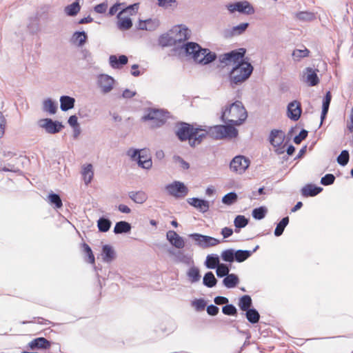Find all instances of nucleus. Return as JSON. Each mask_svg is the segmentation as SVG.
Returning a JSON list of instances; mask_svg holds the SVG:
<instances>
[{"label":"nucleus","instance_id":"c85d7f7f","mask_svg":"<svg viewBox=\"0 0 353 353\" xmlns=\"http://www.w3.org/2000/svg\"><path fill=\"white\" fill-rule=\"evenodd\" d=\"M132 229L130 223L125 221H120L116 223L114 228V233L115 234L129 233Z\"/></svg>","mask_w":353,"mask_h":353},{"label":"nucleus","instance_id":"72a5a7b5","mask_svg":"<svg viewBox=\"0 0 353 353\" xmlns=\"http://www.w3.org/2000/svg\"><path fill=\"white\" fill-rule=\"evenodd\" d=\"M81 174L86 185L90 183L93 179L94 172L92 165L89 163L83 166Z\"/></svg>","mask_w":353,"mask_h":353},{"label":"nucleus","instance_id":"69168bd1","mask_svg":"<svg viewBox=\"0 0 353 353\" xmlns=\"http://www.w3.org/2000/svg\"><path fill=\"white\" fill-rule=\"evenodd\" d=\"M174 161L180 163L181 168L183 170H188L190 168V164L185 161L179 155H174L173 157Z\"/></svg>","mask_w":353,"mask_h":353},{"label":"nucleus","instance_id":"680f3d73","mask_svg":"<svg viewBox=\"0 0 353 353\" xmlns=\"http://www.w3.org/2000/svg\"><path fill=\"white\" fill-rule=\"evenodd\" d=\"M158 5L164 8H168L172 6L175 8L176 6V0H158Z\"/></svg>","mask_w":353,"mask_h":353},{"label":"nucleus","instance_id":"7c9ffc66","mask_svg":"<svg viewBox=\"0 0 353 353\" xmlns=\"http://www.w3.org/2000/svg\"><path fill=\"white\" fill-rule=\"evenodd\" d=\"M222 283L227 288H234L239 284V279L236 274L231 273L223 279Z\"/></svg>","mask_w":353,"mask_h":353},{"label":"nucleus","instance_id":"f03ea898","mask_svg":"<svg viewBox=\"0 0 353 353\" xmlns=\"http://www.w3.org/2000/svg\"><path fill=\"white\" fill-rule=\"evenodd\" d=\"M175 134L180 141H189L190 147L194 148L202 143L205 134L202 132L203 126L192 125L185 122H179Z\"/></svg>","mask_w":353,"mask_h":353},{"label":"nucleus","instance_id":"ddd939ff","mask_svg":"<svg viewBox=\"0 0 353 353\" xmlns=\"http://www.w3.org/2000/svg\"><path fill=\"white\" fill-rule=\"evenodd\" d=\"M230 13L236 11L241 14H252L254 13L253 6L247 1H237L234 3H229L226 6Z\"/></svg>","mask_w":353,"mask_h":353},{"label":"nucleus","instance_id":"4be33fe9","mask_svg":"<svg viewBox=\"0 0 353 353\" xmlns=\"http://www.w3.org/2000/svg\"><path fill=\"white\" fill-rule=\"evenodd\" d=\"M304 74L306 75L305 81L310 86H315L319 84V79L316 74L318 70H314L312 68L307 67L305 68Z\"/></svg>","mask_w":353,"mask_h":353},{"label":"nucleus","instance_id":"de8ad7c7","mask_svg":"<svg viewBox=\"0 0 353 353\" xmlns=\"http://www.w3.org/2000/svg\"><path fill=\"white\" fill-rule=\"evenodd\" d=\"M238 200V195L235 192H231L225 194L222 198V202L225 205H231Z\"/></svg>","mask_w":353,"mask_h":353},{"label":"nucleus","instance_id":"9d476101","mask_svg":"<svg viewBox=\"0 0 353 353\" xmlns=\"http://www.w3.org/2000/svg\"><path fill=\"white\" fill-rule=\"evenodd\" d=\"M165 189L169 195L175 198H183L188 193V188L186 185L183 182L179 181H174L166 185Z\"/></svg>","mask_w":353,"mask_h":353},{"label":"nucleus","instance_id":"603ef678","mask_svg":"<svg viewBox=\"0 0 353 353\" xmlns=\"http://www.w3.org/2000/svg\"><path fill=\"white\" fill-rule=\"evenodd\" d=\"M221 257L223 261L228 263H232L234 261V249H228L223 250L221 252Z\"/></svg>","mask_w":353,"mask_h":353},{"label":"nucleus","instance_id":"0e129e2a","mask_svg":"<svg viewBox=\"0 0 353 353\" xmlns=\"http://www.w3.org/2000/svg\"><path fill=\"white\" fill-rule=\"evenodd\" d=\"M28 29L31 34H37L39 31V24L34 20L28 25Z\"/></svg>","mask_w":353,"mask_h":353},{"label":"nucleus","instance_id":"3c124183","mask_svg":"<svg viewBox=\"0 0 353 353\" xmlns=\"http://www.w3.org/2000/svg\"><path fill=\"white\" fill-rule=\"evenodd\" d=\"M350 160V154L348 150H343L336 158L337 163L341 166H345Z\"/></svg>","mask_w":353,"mask_h":353},{"label":"nucleus","instance_id":"dca6fc26","mask_svg":"<svg viewBox=\"0 0 353 353\" xmlns=\"http://www.w3.org/2000/svg\"><path fill=\"white\" fill-rule=\"evenodd\" d=\"M52 342L44 337H38L28 343L30 349L34 350H48L51 347Z\"/></svg>","mask_w":353,"mask_h":353},{"label":"nucleus","instance_id":"e433bc0d","mask_svg":"<svg viewBox=\"0 0 353 353\" xmlns=\"http://www.w3.org/2000/svg\"><path fill=\"white\" fill-rule=\"evenodd\" d=\"M245 316L247 320L252 324L257 323L260 319L259 312L254 307L245 311Z\"/></svg>","mask_w":353,"mask_h":353},{"label":"nucleus","instance_id":"49530a36","mask_svg":"<svg viewBox=\"0 0 353 353\" xmlns=\"http://www.w3.org/2000/svg\"><path fill=\"white\" fill-rule=\"evenodd\" d=\"M216 273L218 277H225L230 274V268L226 263H221L216 268Z\"/></svg>","mask_w":353,"mask_h":353},{"label":"nucleus","instance_id":"20e7f679","mask_svg":"<svg viewBox=\"0 0 353 353\" xmlns=\"http://www.w3.org/2000/svg\"><path fill=\"white\" fill-rule=\"evenodd\" d=\"M203 133L205 138L207 136L216 139L225 138H235L238 135V130L234 126L230 125H216L214 126H203Z\"/></svg>","mask_w":353,"mask_h":353},{"label":"nucleus","instance_id":"a19ab883","mask_svg":"<svg viewBox=\"0 0 353 353\" xmlns=\"http://www.w3.org/2000/svg\"><path fill=\"white\" fill-rule=\"evenodd\" d=\"M252 254L250 250H234V261L241 263L247 260Z\"/></svg>","mask_w":353,"mask_h":353},{"label":"nucleus","instance_id":"774afa93","mask_svg":"<svg viewBox=\"0 0 353 353\" xmlns=\"http://www.w3.org/2000/svg\"><path fill=\"white\" fill-rule=\"evenodd\" d=\"M206 311L209 315L216 316L219 312V308L216 305L211 304L207 307Z\"/></svg>","mask_w":353,"mask_h":353},{"label":"nucleus","instance_id":"473e14b6","mask_svg":"<svg viewBox=\"0 0 353 353\" xmlns=\"http://www.w3.org/2000/svg\"><path fill=\"white\" fill-rule=\"evenodd\" d=\"M192 266L188 269L187 272V276L190 281L192 283L198 282L201 279V274L199 268L191 265Z\"/></svg>","mask_w":353,"mask_h":353},{"label":"nucleus","instance_id":"4c0bfd02","mask_svg":"<svg viewBox=\"0 0 353 353\" xmlns=\"http://www.w3.org/2000/svg\"><path fill=\"white\" fill-rule=\"evenodd\" d=\"M239 307L242 311H247L249 309L252 308V300L250 295H243L242 296L239 301Z\"/></svg>","mask_w":353,"mask_h":353},{"label":"nucleus","instance_id":"412c9836","mask_svg":"<svg viewBox=\"0 0 353 353\" xmlns=\"http://www.w3.org/2000/svg\"><path fill=\"white\" fill-rule=\"evenodd\" d=\"M323 191V188L314 184L309 183L301 189V194L305 197L314 196Z\"/></svg>","mask_w":353,"mask_h":353},{"label":"nucleus","instance_id":"9b49d317","mask_svg":"<svg viewBox=\"0 0 353 353\" xmlns=\"http://www.w3.org/2000/svg\"><path fill=\"white\" fill-rule=\"evenodd\" d=\"M38 125L44 129L48 134H57L60 132L64 128L61 122L59 121H54L50 118L41 119L37 122Z\"/></svg>","mask_w":353,"mask_h":353},{"label":"nucleus","instance_id":"393cba45","mask_svg":"<svg viewBox=\"0 0 353 353\" xmlns=\"http://www.w3.org/2000/svg\"><path fill=\"white\" fill-rule=\"evenodd\" d=\"M248 23H243L236 26L233 27L231 30H225L224 31V36L225 37H230L234 35H239L243 33L248 28Z\"/></svg>","mask_w":353,"mask_h":353},{"label":"nucleus","instance_id":"4d7b16f0","mask_svg":"<svg viewBox=\"0 0 353 353\" xmlns=\"http://www.w3.org/2000/svg\"><path fill=\"white\" fill-rule=\"evenodd\" d=\"M139 8V3H135L128 6L124 8H122L119 12H121L122 14L128 12L130 15H133L137 12Z\"/></svg>","mask_w":353,"mask_h":353},{"label":"nucleus","instance_id":"bb28decb","mask_svg":"<svg viewBox=\"0 0 353 353\" xmlns=\"http://www.w3.org/2000/svg\"><path fill=\"white\" fill-rule=\"evenodd\" d=\"M172 34L170 30L169 32L161 34L159 38V44L162 47L176 46V39H174Z\"/></svg>","mask_w":353,"mask_h":353},{"label":"nucleus","instance_id":"864d4df0","mask_svg":"<svg viewBox=\"0 0 353 353\" xmlns=\"http://www.w3.org/2000/svg\"><path fill=\"white\" fill-rule=\"evenodd\" d=\"M310 50L305 48L303 50L296 49L292 52V57L295 61H299L302 58L309 56Z\"/></svg>","mask_w":353,"mask_h":353},{"label":"nucleus","instance_id":"7ed1b4c3","mask_svg":"<svg viewBox=\"0 0 353 353\" xmlns=\"http://www.w3.org/2000/svg\"><path fill=\"white\" fill-rule=\"evenodd\" d=\"M248 114L245 108L240 101H236L226 107L221 117L223 123H228L231 125H240L247 119Z\"/></svg>","mask_w":353,"mask_h":353},{"label":"nucleus","instance_id":"f257e3e1","mask_svg":"<svg viewBox=\"0 0 353 353\" xmlns=\"http://www.w3.org/2000/svg\"><path fill=\"white\" fill-rule=\"evenodd\" d=\"M170 32L173 34L174 39H176V46L183 43L180 50L186 56H190L196 63L208 65L216 59L215 52H211L208 48H203L197 43L190 41L184 43L191 35V30L185 26H175L170 30Z\"/></svg>","mask_w":353,"mask_h":353},{"label":"nucleus","instance_id":"6ab92c4d","mask_svg":"<svg viewBox=\"0 0 353 353\" xmlns=\"http://www.w3.org/2000/svg\"><path fill=\"white\" fill-rule=\"evenodd\" d=\"M285 133L281 130H272L270 132L269 141L272 146L284 144Z\"/></svg>","mask_w":353,"mask_h":353},{"label":"nucleus","instance_id":"f3484780","mask_svg":"<svg viewBox=\"0 0 353 353\" xmlns=\"http://www.w3.org/2000/svg\"><path fill=\"white\" fill-rule=\"evenodd\" d=\"M166 237L170 243L178 249H182L185 246L183 239L179 236L175 231L169 230L166 234Z\"/></svg>","mask_w":353,"mask_h":353},{"label":"nucleus","instance_id":"39448f33","mask_svg":"<svg viewBox=\"0 0 353 353\" xmlns=\"http://www.w3.org/2000/svg\"><path fill=\"white\" fill-rule=\"evenodd\" d=\"M243 59L236 64L229 73L231 84L239 85L246 81L252 74L254 68L248 61Z\"/></svg>","mask_w":353,"mask_h":353},{"label":"nucleus","instance_id":"e2e57ef3","mask_svg":"<svg viewBox=\"0 0 353 353\" xmlns=\"http://www.w3.org/2000/svg\"><path fill=\"white\" fill-rule=\"evenodd\" d=\"M192 305L197 311H203L206 306V302L203 299H196L192 302Z\"/></svg>","mask_w":353,"mask_h":353},{"label":"nucleus","instance_id":"79ce46f5","mask_svg":"<svg viewBox=\"0 0 353 353\" xmlns=\"http://www.w3.org/2000/svg\"><path fill=\"white\" fill-rule=\"evenodd\" d=\"M43 110L54 114L57 110V104L51 99H47L43 102Z\"/></svg>","mask_w":353,"mask_h":353},{"label":"nucleus","instance_id":"8fccbe9b","mask_svg":"<svg viewBox=\"0 0 353 353\" xmlns=\"http://www.w3.org/2000/svg\"><path fill=\"white\" fill-rule=\"evenodd\" d=\"M48 198L50 203L54 205L56 208H61L63 206L62 201L59 194L52 192L49 194Z\"/></svg>","mask_w":353,"mask_h":353},{"label":"nucleus","instance_id":"b1692460","mask_svg":"<svg viewBox=\"0 0 353 353\" xmlns=\"http://www.w3.org/2000/svg\"><path fill=\"white\" fill-rule=\"evenodd\" d=\"M176 257V261L187 265H194V260L192 255L185 254L184 251L179 250L176 252H171Z\"/></svg>","mask_w":353,"mask_h":353},{"label":"nucleus","instance_id":"5701e85b","mask_svg":"<svg viewBox=\"0 0 353 353\" xmlns=\"http://www.w3.org/2000/svg\"><path fill=\"white\" fill-rule=\"evenodd\" d=\"M110 64L112 68L120 69L128 63V59L125 55H120L117 57L116 55H110L109 58Z\"/></svg>","mask_w":353,"mask_h":353},{"label":"nucleus","instance_id":"09e8293b","mask_svg":"<svg viewBox=\"0 0 353 353\" xmlns=\"http://www.w3.org/2000/svg\"><path fill=\"white\" fill-rule=\"evenodd\" d=\"M268 212V209L265 206H261L253 209L252 212V217L256 220L263 219Z\"/></svg>","mask_w":353,"mask_h":353},{"label":"nucleus","instance_id":"2f4dec72","mask_svg":"<svg viewBox=\"0 0 353 353\" xmlns=\"http://www.w3.org/2000/svg\"><path fill=\"white\" fill-rule=\"evenodd\" d=\"M219 256L216 254H210L206 256L205 266L208 269H215L220 264Z\"/></svg>","mask_w":353,"mask_h":353},{"label":"nucleus","instance_id":"f704fd0d","mask_svg":"<svg viewBox=\"0 0 353 353\" xmlns=\"http://www.w3.org/2000/svg\"><path fill=\"white\" fill-rule=\"evenodd\" d=\"M218 280L214 276L212 272H207L203 278V284L209 288H212L216 285Z\"/></svg>","mask_w":353,"mask_h":353},{"label":"nucleus","instance_id":"a211bd4d","mask_svg":"<svg viewBox=\"0 0 353 353\" xmlns=\"http://www.w3.org/2000/svg\"><path fill=\"white\" fill-rule=\"evenodd\" d=\"M187 201L190 205L203 213L208 212L210 208L209 202L202 199L193 197L188 199Z\"/></svg>","mask_w":353,"mask_h":353},{"label":"nucleus","instance_id":"c9c22d12","mask_svg":"<svg viewBox=\"0 0 353 353\" xmlns=\"http://www.w3.org/2000/svg\"><path fill=\"white\" fill-rule=\"evenodd\" d=\"M80 9L79 0H75L73 3L65 8V12L68 16L74 17L79 12Z\"/></svg>","mask_w":353,"mask_h":353},{"label":"nucleus","instance_id":"423d86ee","mask_svg":"<svg viewBox=\"0 0 353 353\" xmlns=\"http://www.w3.org/2000/svg\"><path fill=\"white\" fill-rule=\"evenodd\" d=\"M146 112L147 113L142 117L141 120L143 121H153L154 122L153 126L155 128L163 125L169 117V112L161 109L148 108Z\"/></svg>","mask_w":353,"mask_h":353},{"label":"nucleus","instance_id":"c756f323","mask_svg":"<svg viewBox=\"0 0 353 353\" xmlns=\"http://www.w3.org/2000/svg\"><path fill=\"white\" fill-rule=\"evenodd\" d=\"M87 39L88 36L85 31H77L72 34L71 42L78 46H82L85 43Z\"/></svg>","mask_w":353,"mask_h":353},{"label":"nucleus","instance_id":"6e6d98bb","mask_svg":"<svg viewBox=\"0 0 353 353\" xmlns=\"http://www.w3.org/2000/svg\"><path fill=\"white\" fill-rule=\"evenodd\" d=\"M296 18L300 21H310L314 18V14L310 12H300L296 14Z\"/></svg>","mask_w":353,"mask_h":353},{"label":"nucleus","instance_id":"0eeeda50","mask_svg":"<svg viewBox=\"0 0 353 353\" xmlns=\"http://www.w3.org/2000/svg\"><path fill=\"white\" fill-rule=\"evenodd\" d=\"M147 153L148 151L145 149H130L128 151V155L130 156L132 160L137 161L139 166L144 169H150L152 165V161Z\"/></svg>","mask_w":353,"mask_h":353},{"label":"nucleus","instance_id":"aec40b11","mask_svg":"<svg viewBox=\"0 0 353 353\" xmlns=\"http://www.w3.org/2000/svg\"><path fill=\"white\" fill-rule=\"evenodd\" d=\"M101 255L103 261L105 263H111L116 258V252L113 247L110 245L102 246Z\"/></svg>","mask_w":353,"mask_h":353},{"label":"nucleus","instance_id":"a878e982","mask_svg":"<svg viewBox=\"0 0 353 353\" xmlns=\"http://www.w3.org/2000/svg\"><path fill=\"white\" fill-rule=\"evenodd\" d=\"M122 14L121 12H119L117 15V27L121 30H130L132 27V21L130 17H123Z\"/></svg>","mask_w":353,"mask_h":353},{"label":"nucleus","instance_id":"bf43d9fd","mask_svg":"<svg viewBox=\"0 0 353 353\" xmlns=\"http://www.w3.org/2000/svg\"><path fill=\"white\" fill-rule=\"evenodd\" d=\"M160 25V22L157 19H147V30L148 31H154Z\"/></svg>","mask_w":353,"mask_h":353},{"label":"nucleus","instance_id":"ea45409f","mask_svg":"<svg viewBox=\"0 0 353 353\" xmlns=\"http://www.w3.org/2000/svg\"><path fill=\"white\" fill-rule=\"evenodd\" d=\"M112 225L111 221L106 217L101 216L97 221V227L101 232H108Z\"/></svg>","mask_w":353,"mask_h":353},{"label":"nucleus","instance_id":"5fc2aeb1","mask_svg":"<svg viewBox=\"0 0 353 353\" xmlns=\"http://www.w3.org/2000/svg\"><path fill=\"white\" fill-rule=\"evenodd\" d=\"M222 312L228 316H236L238 314L236 307L233 304L229 303L222 307Z\"/></svg>","mask_w":353,"mask_h":353},{"label":"nucleus","instance_id":"1a4fd4ad","mask_svg":"<svg viewBox=\"0 0 353 353\" xmlns=\"http://www.w3.org/2000/svg\"><path fill=\"white\" fill-rule=\"evenodd\" d=\"M189 237L196 242V245L203 249L216 246L221 243V241L216 238L199 233L190 234Z\"/></svg>","mask_w":353,"mask_h":353},{"label":"nucleus","instance_id":"4468645a","mask_svg":"<svg viewBox=\"0 0 353 353\" xmlns=\"http://www.w3.org/2000/svg\"><path fill=\"white\" fill-rule=\"evenodd\" d=\"M114 79L108 74H100L98 77L97 83L103 94L109 93L114 87Z\"/></svg>","mask_w":353,"mask_h":353},{"label":"nucleus","instance_id":"13d9d810","mask_svg":"<svg viewBox=\"0 0 353 353\" xmlns=\"http://www.w3.org/2000/svg\"><path fill=\"white\" fill-rule=\"evenodd\" d=\"M335 176L332 174H327L321 179V183L323 185H330L334 183Z\"/></svg>","mask_w":353,"mask_h":353},{"label":"nucleus","instance_id":"338daca9","mask_svg":"<svg viewBox=\"0 0 353 353\" xmlns=\"http://www.w3.org/2000/svg\"><path fill=\"white\" fill-rule=\"evenodd\" d=\"M332 100V94L330 91H327L323 99L322 108L329 109Z\"/></svg>","mask_w":353,"mask_h":353},{"label":"nucleus","instance_id":"2eb2a0df","mask_svg":"<svg viewBox=\"0 0 353 353\" xmlns=\"http://www.w3.org/2000/svg\"><path fill=\"white\" fill-rule=\"evenodd\" d=\"M288 117L292 121H296L300 119L302 109L301 103L293 101L289 103L287 107Z\"/></svg>","mask_w":353,"mask_h":353},{"label":"nucleus","instance_id":"37998d69","mask_svg":"<svg viewBox=\"0 0 353 353\" xmlns=\"http://www.w3.org/2000/svg\"><path fill=\"white\" fill-rule=\"evenodd\" d=\"M249 223V219L244 215H237L234 220L235 232H239L240 229L245 228Z\"/></svg>","mask_w":353,"mask_h":353},{"label":"nucleus","instance_id":"f8f14e48","mask_svg":"<svg viewBox=\"0 0 353 353\" xmlns=\"http://www.w3.org/2000/svg\"><path fill=\"white\" fill-rule=\"evenodd\" d=\"M250 159L242 155L236 156L230 163V168L238 174L243 173L250 165Z\"/></svg>","mask_w":353,"mask_h":353},{"label":"nucleus","instance_id":"c03bdc74","mask_svg":"<svg viewBox=\"0 0 353 353\" xmlns=\"http://www.w3.org/2000/svg\"><path fill=\"white\" fill-rule=\"evenodd\" d=\"M82 252L88 258L86 261L94 265L95 263V258L91 248L85 243H81Z\"/></svg>","mask_w":353,"mask_h":353},{"label":"nucleus","instance_id":"6e6552de","mask_svg":"<svg viewBox=\"0 0 353 353\" xmlns=\"http://www.w3.org/2000/svg\"><path fill=\"white\" fill-rule=\"evenodd\" d=\"M245 52L246 50L245 48L231 50L229 52L221 54L219 56V61L221 63H225L226 65L231 63L239 64L243 59L249 60L248 57L244 58Z\"/></svg>","mask_w":353,"mask_h":353},{"label":"nucleus","instance_id":"a18cd8bd","mask_svg":"<svg viewBox=\"0 0 353 353\" xmlns=\"http://www.w3.org/2000/svg\"><path fill=\"white\" fill-rule=\"evenodd\" d=\"M289 223V217L285 216L283 217L276 225V227L274 230V235L276 236H280L283 233L285 228Z\"/></svg>","mask_w":353,"mask_h":353},{"label":"nucleus","instance_id":"052dcab7","mask_svg":"<svg viewBox=\"0 0 353 353\" xmlns=\"http://www.w3.org/2000/svg\"><path fill=\"white\" fill-rule=\"evenodd\" d=\"M307 134L308 132L305 129H302L299 134L294 137L293 141L296 144H300L303 140H305L307 138Z\"/></svg>","mask_w":353,"mask_h":353},{"label":"nucleus","instance_id":"58836bf2","mask_svg":"<svg viewBox=\"0 0 353 353\" xmlns=\"http://www.w3.org/2000/svg\"><path fill=\"white\" fill-rule=\"evenodd\" d=\"M129 197L135 203H143L146 199H147V195L143 191H138V192H130Z\"/></svg>","mask_w":353,"mask_h":353},{"label":"nucleus","instance_id":"cd10ccee","mask_svg":"<svg viewBox=\"0 0 353 353\" xmlns=\"http://www.w3.org/2000/svg\"><path fill=\"white\" fill-rule=\"evenodd\" d=\"M75 103V99L63 95L60 97V108L62 111H68L74 108Z\"/></svg>","mask_w":353,"mask_h":353}]
</instances>
